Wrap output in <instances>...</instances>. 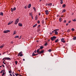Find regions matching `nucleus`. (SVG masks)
<instances>
[{"mask_svg":"<svg viewBox=\"0 0 76 76\" xmlns=\"http://www.w3.org/2000/svg\"><path fill=\"white\" fill-rule=\"evenodd\" d=\"M59 29H56L54 30V31H59Z\"/></svg>","mask_w":76,"mask_h":76,"instance_id":"31","label":"nucleus"},{"mask_svg":"<svg viewBox=\"0 0 76 76\" xmlns=\"http://www.w3.org/2000/svg\"><path fill=\"white\" fill-rule=\"evenodd\" d=\"M14 73V72H12V75H13V76H15V75H14V74H13Z\"/></svg>","mask_w":76,"mask_h":76,"instance_id":"47","label":"nucleus"},{"mask_svg":"<svg viewBox=\"0 0 76 76\" xmlns=\"http://www.w3.org/2000/svg\"><path fill=\"white\" fill-rule=\"evenodd\" d=\"M69 25V23H67L66 24V26H67V25Z\"/></svg>","mask_w":76,"mask_h":76,"instance_id":"54","label":"nucleus"},{"mask_svg":"<svg viewBox=\"0 0 76 76\" xmlns=\"http://www.w3.org/2000/svg\"><path fill=\"white\" fill-rule=\"evenodd\" d=\"M0 15H1V16H3V12H0Z\"/></svg>","mask_w":76,"mask_h":76,"instance_id":"11","label":"nucleus"},{"mask_svg":"<svg viewBox=\"0 0 76 76\" xmlns=\"http://www.w3.org/2000/svg\"><path fill=\"white\" fill-rule=\"evenodd\" d=\"M11 12H13V11L14 10L13 9V8H11Z\"/></svg>","mask_w":76,"mask_h":76,"instance_id":"33","label":"nucleus"},{"mask_svg":"<svg viewBox=\"0 0 76 76\" xmlns=\"http://www.w3.org/2000/svg\"><path fill=\"white\" fill-rule=\"evenodd\" d=\"M22 53V52H20L18 54V56H19V55H20V54H21Z\"/></svg>","mask_w":76,"mask_h":76,"instance_id":"12","label":"nucleus"},{"mask_svg":"<svg viewBox=\"0 0 76 76\" xmlns=\"http://www.w3.org/2000/svg\"><path fill=\"white\" fill-rule=\"evenodd\" d=\"M20 57H22V56H23V54H20Z\"/></svg>","mask_w":76,"mask_h":76,"instance_id":"44","label":"nucleus"},{"mask_svg":"<svg viewBox=\"0 0 76 76\" xmlns=\"http://www.w3.org/2000/svg\"><path fill=\"white\" fill-rule=\"evenodd\" d=\"M45 12L46 13V14L47 15H48V14H49L48 12V10H45Z\"/></svg>","mask_w":76,"mask_h":76,"instance_id":"5","label":"nucleus"},{"mask_svg":"<svg viewBox=\"0 0 76 76\" xmlns=\"http://www.w3.org/2000/svg\"><path fill=\"white\" fill-rule=\"evenodd\" d=\"M48 44H47V42L45 44V46H46V45H47Z\"/></svg>","mask_w":76,"mask_h":76,"instance_id":"34","label":"nucleus"},{"mask_svg":"<svg viewBox=\"0 0 76 76\" xmlns=\"http://www.w3.org/2000/svg\"><path fill=\"white\" fill-rule=\"evenodd\" d=\"M18 25L19 26H22V23H19L18 24Z\"/></svg>","mask_w":76,"mask_h":76,"instance_id":"7","label":"nucleus"},{"mask_svg":"<svg viewBox=\"0 0 76 76\" xmlns=\"http://www.w3.org/2000/svg\"><path fill=\"white\" fill-rule=\"evenodd\" d=\"M5 74V73L4 72H3L2 73V76H4V75Z\"/></svg>","mask_w":76,"mask_h":76,"instance_id":"39","label":"nucleus"},{"mask_svg":"<svg viewBox=\"0 0 76 76\" xmlns=\"http://www.w3.org/2000/svg\"><path fill=\"white\" fill-rule=\"evenodd\" d=\"M59 40L58 39H56L55 41V42H58Z\"/></svg>","mask_w":76,"mask_h":76,"instance_id":"17","label":"nucleus"},{"mask_svg":"<svg viewBox=\"0 0 76 76\" xmlns=\"http://www.w3.org/2000/svg\"><path fill=\"white\" fill-rule=\"evenodd\" d=\"M70 29H68L67 31V32H70Z\"/></svg>","mask_w":76,"mask_h":76,"instance_id":"48","label":"nucleus"},{"mask_svg":"<svg viewBox=\"0 0 76 76\" xmlns=\"http://www.w3.org/2000/svg\"><path fill=\"white\" fill-rule=\"evenodd\" d=\"M44 50H42L40 52L39 54H42V53H44Z\"/></svg>","mask_w":76,"mask_h":76,"instance_id":"4","label":"nucleus"},{"mask_svg":"<svg viewBox=\"0 0 76 76\" xmlns=\"http://www.w3.org/2000/svg\"><path fill=\"white\" fill-rule=\"evenodd\" d=\"M40 26H41V25H39L38 26L37 28L39 29V28H40Z\"/></svg>","mask_w":76,"mask_h":76,"instance_id":"25","label":"nucleus"},{"mask_svg":"<svg viewBox=\"0 0 76 76\" xmlns=\"http://www.w3.org/2000/svg\"><path fill=\"white\" fill-rule=\"evenodd\" d=\"M54 33L56 35H58V32L57 31H54Z\"/></svg>","mask_w":76,"mask_h":76,"instance_id":"8","label":"nucleus"},{"mask_svg":"<svg viewBox=\"0 0 76 76\" xmlns=\"http://www.w3.org/2000/svg\"><path fill=\"white\" fill-rule=\"evenodd\" d=\"M64 23H66V20H64Z\"/></svg>","mask_w":76,"mask_h":76,"instance_id":"49","label":"nucleus"},{"mask_svg":"<svg viewBox=\"0 0 76 76\" xmlns=\"http://www.w3.org/2000/svg\"><path fill=\"white\" fill-rule=\"evenodd\" d=\"M18 22H19V19L18 18H17L15 20V25H16L18 23Z\"/></svg>","mask_w":76,"mask_h":76,"instance_id":"2","label":"nucleus"},{"mask_svg":"<svg viewBox=\"0 0 76 76\" xmlns=\"http://www.w3.org/2000/svg\"><path fill=\"white\" fill-rule=\"evenodd\" d=\"M31 18H32V19H33V16H31Z\"/></svg>","mask_w":76,"mask_h":76,"instance_id":"57","label":"nucleus"},{"mask_svg":"<svg viewBox=\"0 0 76 76\" xmlns=\"http://www.w3.org/2000/svg\"><path fill=\"white\" fill-rule=\"evenodd\" d=\"M60 3H61V4H63V1H61Z\"/></svg>","mask_w":76,"mask_h":76,"instance_id":"51","label":"nucleus"},{"mask_svg":"<svg viewBox=\"0 0 76 76\" xmlns=\"http://www.w3.org/2000/svg\"><path fill=\"white\" fill-rule=\"evenodd\" d=\"M71 30L72 31H75V29L74 28H72Z\"/></svg>","mask_w":76,"mask_h":76,"instance_id":"37","label":"nucleus"},{"mask_svg":"<svg viewBox=\"0 0 76 76\" xmlns=\"http://www.w3.org/2000/svg\"><path fill=\"white\" fill-rule=\"evenodd\" d=\"M52 5V3L49 4H48V6H50Z\"/></svg>","mask_w":76,"mask_h":76,"instance_id":"14","label":"nucleus"},{"mask_svg":"<svg viewBox=\"0 0 76 76\" xmlns=\"http://www.w3.org/2000/svg\"><path fill=\"white\" fill-rule=\"evenodd\" d=\"M15 75H18L19 76L20 75H19L18 74L15 73Z\"/></svg>","mask_w":76,"mask_h":76,"instance_id":"38","label":"nucleus"},{"mask_svg":"<svg viewBox=\"0 0 76 76\" xmlns=\"http://www.w3.org/2000/svg\"><path fill=\"white\" fill-rule=\"evenodd\" d=\"M40 22V21H39V20H38L37 21V23H39Z\"/></svg>","mask_w":76,"mask_h":76,"instance_id":"45","label":"nucleus"},{"mask_svg":"<svg viewBox=\"0 0 76 76\" xmlns=\"http://www.w3.org/2000/svg\"><path fill=\"white\" fill-rule=\"evenodd\" d=\"M66 12V10L64 9V10L62 11V13H64V12Z\"/></svg>","mask_w":76,"mask_h":76,"instance_id":"15","label":"nucleus"},{"mask_svg":"<svg viewBox=\"0 0 76 76\" xmlns=\"http://www.w3.org/2000/svg\"><path fill=\"white\" fill-rule=\"evenodd\" d=\"M10 32V31L9 30H6L4 31V33H5V34H6V33H7V32Z\"/></svg>","mask_w":76,"mask_h":76,"instance_id":"3","label":"nucleus"},{"mask_svg":"<svg viewBox=\"0 0 76 76\" xmlns=\"http://www.w3.org/2000/svg\"><path fill=\"white\" fill-rule=\"evenodd\" d=\"M37 24H35V25L33 26V28H35V27H36V26H37Z\"/></svg>","mask_w":76,"mask_h":76,"instance_id":"13","label":"nucleus"},{"mask_svg":"<svg viewBox=\"0 0 76 76\" xmlns=\"http://www.w3.org/2000/svg\"><path fill=\"white\" fill-rule=\"evenodd\" d=\"M10 76H12V74H10Z\"/></svg>","mask_w":76,"mask_h":76,"instance_id":"59","label":"nucleus"},{"mask_svg":"<svg viewBox=\"0 0 76 76\" xmlns=\"http://www.w3.org/2000/svg\"><path fill=\"white\" fill-rule=\"evenodd\" d=\"M37 15H36L35 17V19L36 20H37Z\"/></svg>","mask_w":76,"mask_h":76,"instance_id":"24","label":"nucleus"},{"mask_svg":"<svg viewBox=\"0 0 76 76\" xmlns=\"http://www.w3.org/2000/svg\"><path fill=\"white\" fill-rule=\"evenodd\" d=\"M32 13H29V15H30L31 16H33V15H32Z\"/></svg>","mask_w":76,"mask_h":76,"instance_id":"30","label":"nucleus"},{"mask_svg":"<svg viewBox=\"0 0 76 76\" xmlns=\"http://www.w3.org/2000/svg\"><path fill=\"white\" fill-rule=\"evenodd\" d=\"M31 6V4H29L28 5V8H30Z\"/></svg>","mask_w":76,"mask_h":76,"instance_id":"9","label":"nucleus"},{"mask_svg":"<svg viewBox=\"0 0 76 76\" xmlns=\"http://www.w3.org/2000/svg\"><path fill=\"white\" fill-rule=\"evenodd\" d=\"M39 51L40 50H41V48H39V49H38Z\"/></svg>","mask_w":76,"mask_h":76,"instance_id":"53","label":"nucleus"},{"mask_svg":"<svg viewBox=\"0 0 76 76\" xmlns=\"http://www.w3.org/2000/svg\"><path fill=\"white\" fill-rule=\"evenodd\" d=\"M44 23V20H42V23Z\"/></svg>","mask_w":76,"mask_h":76,"instance_id":"36","label":"nucleus"},{"mask_svg":"<svg viewBox=\"0 0 76 76\" xmlns=\"http://www.w3.org/2000/svg\"><path fill=\"white\" fill-rule=\"evenodd\" d=\"M35 53L34 52H33L32 54V56H35Z\"/></svg>","mask_w":76,"mask_h":76,"instance_id":"18","label":"nucleus"},{"mask_svg":"<svg viewBox=\"0 0 76 76\" xmlns=\"http://www.w3.org/2000/svg\"><path fill=\"white\" fill-rule=\"evenodd\" d=\"M13 22V21H11V22H10V23H12Z\"/></svg>","mask_w":76,"mask_h":76,"instance_id":"64","label":"nucleus"},{"mask_svg":"<svg viewBox=\"0 0 76 76\" xmlns=\"http://www.w3.org/2000/svg\"><path fill=\"white\" fill-rule=\"evenodd\" d=\"M46 20H47L48 19V18H46Z\"/></svg>","mask_w":76,"mask_h":76,"instance_id":"63","label":"nucleus"},{"mask_svg":"<svg viewBox=\"0 0 76 76\" xmlns=\"http://www.w3.org/2000/svg\"><path fill=\"white\" fill-rule=\"evenodd\" d=\"M11 23L10 22L8 24V25H10V24H11Z\"/></svg>","mask_w":76,"mask_h":76,"instance_id":"43","label":"nucleus"},{"mask_svg":"<svg viewBox=\"0 0 76 76\" xmlns=\"http://www.w3.org/2000/svg\"><path fill=\"white\" fill-rule=\"evenodd\" d=\"M19 37V36H16L15 37V38H18Z\"/></svg>","mask_w":76,"mask_h":76,"instance_id":"27","label":"nucleus"},{"mask_svg":"<svg viewBox=\"0 0 76 76\" xmlns=\"http://www.w3.org/2000/svg\"><path fill=\"white\" fill-rule=\"evenodd\" d=\"M70 22H71V20H69L68 21V23H70Z\"/></svg>","mask_w":76,"mask_h":76,"instance_id":"50","label":"nucleus"},{"mask_svg":"<svg viewBox=\"0 0 76 76\" xmlns=\"http://www.w3.org/2000/svg\"><path fill=\"white\" fill-rule=\"evenodd\" d=\"M9 73H11V74H12V70H10V71H9Z\"/></svg>","mask_w":76,"mask_h":76,"instance_id":"19","label":"nucleus"},{"mask_svg":"<svg viewBox=\"0 0 76 76\" xmlns=\"http://www.w3.org/2000/svg\"><path fill=\"white\" fill-rule=\"evenodd\" d=\"M13 10H16V7H15L13 9Z\"/></svg>","mask_w":76,"mask_h":76,"instance_id":"40","label":"nucleus"},{"mask_svg":"<svg viewBox=\"0 0 76 76\" xmlns=\"http://www.w3.org/2000/svg\"><path fill=\"white\" fill-rule=\"evenodd\" d=\"M2 66H3V67H4V65H2Z\"/></svg>","mask_w":76,"mask_h":76,"instance_id":"62","label":"nucleus"},{"mask_svg":"<svg viewBox=\"0 0 76 76\" xmlns=\"http://www.w3.org/2000/svg\"><path fill=\"white\" fill-rule=\"evenodd\" d=\"M21 37H22V36H20V38H19V39H20V38H21Z\"/></svg>","mask_w":76,"mask_h":76,"instance_id":"55","label":"nucleus"},{"mask_svg":"<svg viewBox=\"0 0 76 76\" xmlns=\"http://www.w3.org/2000/svg\"><path fill=\"white\" fill-rule=\"evenodd\" d=\"M39 16H40V15H41V13H39Z\"/></svg>","mask_w":76,"mask_h":76,"instance_id":"52","label":"nucleus"},{"mask_svg":"<svg viewBox=\"0 0 76 76\" xmlns=\"http://www.w3.org/2000/svg\"><path fill=\"white\" fill-rule=\"evenodd\" d=\"M25 8L26 9L27 8V7H26V6L25 7Z\"/></svg>","mask_w":76,"mask_h":76,"instance_id":"60","label":"nucleus"},{"mask_svg":"<svg viewBox=\"0 0 76 76\" xmlns=\"http://www.w3.org/2000/svg\"><path fill=\"white\" fill-rule=\"evenodd\" d=\"M58 16H59V15H57V17H58Z\"/></svg>","mask_w":76,"mask_h":76,"instance_id":"58","label":"nucleus"},{"mask_svg":"<svg viewBox=\"0 0 76 76\" xmlns=\"http://www.w3.org/2000/svg\"><path fill=\"white\" fill-rule=\"evenodd\" d=\"M61 42H63V43H64V42H65V41L63 40L62 41H61Z\"/></svg>","mask_w":76,"mask_h":76,"instance_id":"42","label":"nucleus"},{"mask_svg":"<svg viewBox=\"0 0 76 76\" xmlns=\"http://www.w3.org/2000/svg\"><path fill=\"white\" fill-rule=\"evenodd\" d=\"M5 60H10V58L9 57H5L4 58Z\"/></svg>","mask_w":76,"mask_h":76,"instance_id":"6","label":"nucleus"},{"mask_svg":"<svg viewBox=\"0 0 76 76\" xmlns=\"http://www.w3.org/2000/svg\"><path fill=\"white\" fill-rule=\"evenodd\" d=\"M40 49H42V48H44V47H43L42 46H40Z\"/></svg>","mask_w":76,"mask_h":76,"instance_id":"22","label":"nucleus"},{"mask_svg":"<svg viewBox=\"0 0 76 76\" xmlns=\"http://www.w3.org/2000/svg\"><path fill=\"white\" fill-rule=\"evenodd\" d=\"M4 47V45H1L0 47V48H3V47Z\"/></svg>","mask_w":76,"mask_h":76,"instance_id":"28","label":"nucleus"},{"mask_svg":"<svg viewBox=\"0 0 76 76\" xmlns=\"http://www.w3.org/2000/svg\"><path fill=\"white\" fill-rule=\"evenodd\" d=\"M33 9H34V11H36V8L35 7H33Z\"/></svg>","mask_w":76,"mask_h":76,"instance_id":"20","label":"nucleus"},{"mask_svg":"<svg viewBox=\"0 0 76 76\" xmlns=\"http://www.w3.org/2000/svg\"><path fill=\"white\" fill-rule=\"evenodd\" d=\"M16 34V31H14V33L13 34V35H15Z\"/></svg>","mask_w":76,"mask_h":76,"instance_id":"10","label":"nucleus"},{"mask_svg":"<svg viewBox=\"0 0 76 76\" xmlns=\"http://www.w3.org/2000/svg\"><path fill=\"white\" fill-rule=\"evenodd\" d=\"M56 36H53L51 37L50 39L52 41H54V40H55L56 39Z\"/></svg>","mask_w":76,"mask_h":76,"instance_id":"1","label":"nucleus"},{"mask_svg":"<svg viewBox=\"0 0 76 76\" xmlns=\"http://www.w3.org/2000/svg\"><path fill=\"white\" fill-rule=\"evenodd\" d=\"M61 18H60L59 19V20L60 21V22H61Z\"/></svg>","mask_w":76,"mask_h":76,"instance_id":"26","label":"nucleus"},{"mask_svg":"<svg viewBox=\"0 0 76 76\" xmlns=\"http://www.w3.org/2000/svg\"><path fill=\"white\" fill-rule=\"evenodd\" d=\"M5 60V59H4V58L2 60Z\"/></svg>","mask_w":76,"mask_h":76,"instance_id":"61","label":"nucleus"},{"mask_svg":"<svg viewBox=\"0 0 76 76\" xmlns=\"http://www.w3.org/2000/svg\"><path fill=\"white\" fill-rule=\"evenodd\" d=\"M0 73H3V70H2V71H1Z\"/></svg>","mask_w":76,"mask_h":76,"instance_id":"41","label":"nucleus"},{"mask_svg":"<svg viewBox=\"0 0 76 76\" xmlns=\"http://www.w3.org/2000/svg\"><path fill=\"white\" fill-rule=\"evenodd\" d=\"M37 53H39L40 51H39V50H38V49L37 50V51H36Z\"/></svg>","mask_w":76,"mask_h":76,"instance_id":"16","label":"nucleus"},{"mask_svg":"<svg viewBox=\"0 0 76 76\" xmlns=\"http://www.w3.org/2000/svg\"><path fill=\"white\" fill-rule=\"evenodd\" d=\"M15 64H18V61H16L15 62Z\"/></svg>","mask_w":76,"mask_h":76,"instance_id":"35","label":"nucleus"},{"mask_svg":"<svg viewBox=\"0 0 76 76\" xmlns=\"http://www.w3.org/2000/svg\"><path fill=\"white\" fill-rule=\"evenodd\" d=\"M48 51H49V52H51V51H52V50H51V49H50L49 50H48Z\"/></svg>","mask_w":76,"mask_h":76,"instance_id":"23","label":"nucleus"},{"mask_svg":"<svg viewBox=\"0 0 76 76\" xmlns=\"http://www.w3.org/2000/svg\"><path fill=\"white\" fill-rule=\"evenodd\" d=\"M66 7V4H64L63 5V7Z\"/></svg>","mask_w":76,"mask_h":76,"instance_id":"29","label":"nucleus"},{"mask_svg":"<svg viewBox=\"0 0 76 76\" xmlns=\"http://www.w3.org/2000/svg\"><path fill=\"white\" fill-rule=\"evenodd\" d=\"M73 40H75L76 39V36L74 37L73 38Z\"/></svg>","mask_w":76,"mask_h":76,"instance_id":"21","label":"nucleus"},{"mask_svg":"<svg viewBox=\"0 0 76 76\" xmlns=\"http://www.w3.org/2000/svg\"><path fill=\"white\" fill-rule=\"evenodd\" d=\"M64 39L63 38H62V39H61V41H64Z\"/></svg>","mask_w":76,"mask_h":76,"instance_id":"32","label":"nucleus"},{"mask_svg":"<svg viewBox=\"0 0 76 76\" xmlns=\"http://www.w3.org/2000/svg\"><path fill=\"white\" fill-rule=\"evenodd\" d=\"M11 44H13V42H11Z\"/></svg>","mask_w":76,"mask_h":76,"instance_id":"56","label":"nucleus"},{"mask_svg":"<svg viewBox=\"0 0 76 76\" xmlns=\"http://www.w3.org/2000/svg\"><path fill=\"white\" fill-rule=\"evenodd\" d=\"M73 20V21L74 22H76V20H75V19L73 20Z\"/></svg>","mask_w":76,"mask_h":76,"instance_id":"46","label":"nucleus"}]
</instances>
